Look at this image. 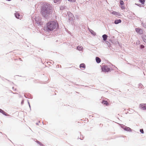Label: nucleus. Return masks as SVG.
Masks as SVG:
<instances>
[{"instance_id":"f257e3e1","label":"nucleus","mask_w":146,"mask_h":146,"mask_svg":"<svg viewBox=\"0 0 146 146\" xmlns=\"http://www.w3.org/2000/svg\"><path fill=\"white\" fill-rule=\"evenodd\" d=\"M52 7L50 4L45 3L41 7V13L42 17L45 18L47 19L52 14Z\"/></svg>"},{"instance_id":"f03ea898","label":"nucleus","mask_w":146,"mask_h":146,"mask_svg":"<svg viewBox=\"0 0 146 146\" xmlns=\"http://www.w3.org/2000/svg\"><path fill=\"white\" fill-rule=\"evenodd\" d=\"M46 27H59L58 24L56 20L49 21L46 24Z\"/></svg>"},{"instance_id":"7ed1b4c3","label":"nucleus","mask_w":146,"mask_h":146,"mask_svg":"<svg viewBox=\"0 0 146 146\" xmlns=\"http://www.w3.org/2000/svg\"><path fill=\"white\" fill-rule=\"evenodd\" d=\"M41 18L39 17H36L35 18V24L36 26H38L43 27V25L44 24V22L41 21Z\"/></svg>"},{"instance_id":"20e7f679","label":"nucleus","mask_w":146,"mask_h":146,"mask_svg":"<svg viewBox=\"0 0 146 146\" xmlns=\"http://www.w3.org/2000/svg\"><path fill=\"white\" fill-rule=\"evenodd\" d=\"M67 14L69 17V20L70 21H72L75 19L73 14L70 12H67Z\"/></svg>"},{"instance_id":"39448f33","label":"nucleus","mask_w":146,"mask_h":146,"mask_svg":"<svg viewBox=\"0 0 146 146\" xmlns=\"http://www.w3.org/2000/svg\"><path fill=\"white\" fill-rule=\"evenodd\" d=\"M110 69L106 65H104L102 68V71L106 72L110 71Z\"/></svg>"},{"instance_id":"423d86ee","label":"nucleus","mask_w":146,"mask_h":146,"mask_svg":"<svg viewBox=\"0 0 146 146\" xmlns=\"http://www.w3.org/2000/svg\"><path fill=\"white\" fill-rule=\"evenodd\" d=\"M136 31L137 33L140 34H142L144 33L143 30L140 28H137L136 29Z\"/></svg>"},{"instance_id":"0eeeda50","label":"nucleus","mask_w":146,"mask_h":146,"mask_svg":"<svg viewBox=\"0 0 146 146\" xmlns=\"http://www.w3.org/2000/svg\"><path fill=\"white\" fill-rule=\"evenodd\" d=\"M15 16V17L17 19H21L22 17V15H20L19 13L18 12H16L15 13H14Z\"/></svg>"},{"instance_id":"6e6552de","label":"nucleus","mask_w":146,"mask_h":146,"mask_svg":"<svg viewBox=\"0 0 146 146\" xmlns=\"http://www.w3.org/2000/svg\"><path fill=\"white\" fill-rule=\"evenodd\" d=\"M111 13L115 15L116 17H119L121 15V14L119 12L114 11H113Z\"/></svg>"},{"instance_id":"1a4fd4ad","label":"nucleus","mask_w":146,"mask_h":146,"mask_svg":"<svg viewBox=\"0 0 146 146\" xmlns=\"http://www.w3.org/2000/svg\"><path fill=\"white\" fill-rule=\"evenodd\" d=\"M139 106L140 108L143 110L146 109V104H141Z\"/></svg>"},{"instance_id":"9d476101","label":"nucleus","mask_w":146,"mask_h":146,"mask_svg":"<svg viewBox=\"0 0 146 146\" xmlns=\"http://www.w3.org/2000/svg\"><path fill=\"white\" fill-rule=\"evenodd\" d=\"M0 112L5 115H9L7 113L5 112L3 110L1 109H0Z\"/></svg>"},{"instance_id":"9b49d317","label":"nucleus","mask_w":146,"mask_h":146,"mask_svg":"<svg viewBox=\"0 0 146 146\" xmlns=\"http://www.w3.org/2000/svg\"><path fill=\"white\" fill-rule=\"evenodd\" d=\"M123 129L125 130H126L127 131H131V129L129 127H125L123 128Z\"/></svg>"},{"instance_id":"f8f14e48","label":"nucleus","mask_w":146,"mask_h":146,"mask_svg":"<svg viewBox=\"0 0 146 146\" xmlns=\"http://www.w3.org/2000/svg\"><path fill=\"white\" fill-rule=\"evenodd\" d=\"M45 29H44V30H45L46 31H51L53 30V28H45Z\"/></svg>"},{"instance_id":"ddd939ff","label":"nucleus","mask_w":146,"mask_h":146,"mask_svg":"<svg viewBox=\"0 0 146 146\" xmlns=\"http://www.w3.org/2000/svg\"><path fill=\"white\" fill-rule=\"evenodd\" d=\"M96 60L97 63H98L100 62L101 61V59L98 57H96Z\"/></svg>"},{"instance_id":"4468645a","label":"nucleus","mask_w":146,"mask_h":146,"mask_svg":"<svg viewBox=\"0 0 146 146\" xmlns=\"http://www.w3.org/2000/svg\"><path fill=\"white\" fill-rule=\"evenodd\" d=\"M66 6H61L60 7V10H63L66 9Z\"/></svg>"},{"instance_id":"2eb2a0df","label":"nucleus","mask_w":146,"mask_h":146,"mask_svg":"<svg viewBox=\"0 0 146 146\" xmlns=\"http://www.w3.org/2000/svg\"><path fill=\"white\" fill-rule=\"evenodd\" d=\"M80 68H82L84 69H85L86 68L85 64L84 63H82L80 65Z\"/></svg>"},{"instance_id":"dca6fc26","label":"nucleus","mask_w":146,"mask_h":146,"mask_svg":"<svg viewBox=\"0 0 146 146\" xmlns=\"http://www.w3.org/2000/svg\"><path fill=\"white\" fill-rule=\"evenodd\" d=\"M103 40H106L108 38V36L106 35H104L102 36Z\"/></svg>"},{"instance_id":"f3484780","label":"nucleus","mask_w":146,"mask_h":146,"mask_svg":"<svg viewBox=\"0 0 146 146\" xmlns=\"http://www.w3.org/2000/svg\"><path fill=\"white\" fill-rule=\"evenodd\" d=\"M102 103L106 105V106L108 105V103L106 101L103 100L102 102Z\"/></svg>"},{"instance_id":"a211bd4d","label":"nucleus","mask_w":146,"mask_h":146,"mask_svg":"<svg viewBox=\"0 0 146 146\" xmlns=\"http://www.w3.org/2000/svg\"><path fill=\"white\" fill-rule=\"evenodd\" d=\"M142 39L143 41L146 43V35H143L142 37Z\"/></svg>"},{"instance_id":"6ab92c4d","label":"nucleus","mask_w":146,"mask_h":146,"mask_svg":"<svg viewBox=\"0 0 146 146\" xmlns=\"http://www.w3.org/2000/svg\"><path fill=\"white\" fill-rule=\"evenodd\" d=\"M139 1L142 5H144L145 4V0H139Z\"/></svg>"},{"instance_id":"aec40b11","label":"nucleus","mask_w":146,"mask_h":146,"mask_svg":"<svg viewBox=\"0 0 146 146\" xmlns=\"http://www.w3.org/2000/svg\"><path fill=\"white\" fill-rule=\"evenodd\" d=\"M82 47L80 46H78L77 47V48L79 50H81L82 49Z\"/></svg>"},{"instance_id":"412c9836","label":"nucleus","mask_w":146,"mask_h":146,"mask_svg":"<svg viewBox=\"0 0 146 146\" xmlns=\"http://www.w3.org/2000/svg\"><path fill=\"white\" fill-rule=\"evenodd\" d=\"M114 23L115 24H117L119 23L118 19H115L114 21Z\"/></svg>"},{"instance_id":"4be33fe9","label":"nucleus","mask_w":146,"mask_h":146,"mask_svg":"<svg viewBox=\"0 0 146 146\" xmlns=\"http://www.w3.org/2000/svg\"><path fill=\"white\" fill-rule=\"evenodd\" d=\"M119 4L120 5H124V2L122 0H120Z\"/></svg>"},{"instance_id":"5701e85b","label":"nucleus","mask_w":146,"mask_h":146,"mask_svg":"<svg viewBox=\"0 0 146 146\" xmlns=\"http://www.w3.org/2000/svg\"><path fill=\"white\" fill-rule=\"evenodd\" d=\"M120 7L122 10L125 9L124 5H120Z\"/></svg>"},{"instance_id":"b1692460","label":"nucleus","mask_w":146,"mask_h":146,"mask_svg":"<svg viewBox=\"0 0 146 146\" xmlns=\"http://www.w3.org/2000/svg\"><path fill=\"white\" fill-rule=\"evenodd\" d=\"M90 31L92 34L94 35H96V33L94 32L93 31L91 30H89Z\"/></svg>"},{"instance_id":"393cba45","label":"nucleus","mask_w":146,"mask_h":146,"mask_svg":"<svg viewBox=\"0 0 146 146\" xmlns=\"http://www.w3.org/2000/svg\"><path fill=\"white\" fill-rule=\"evenodd\" d=\"M75 18H76L77 19H79V16L78 15H76L74 16Z\"/></svg>"},{"instance_id":"a878e982","label":"nucleus","mask_w":146,"mask_h":146,"mask_svg":"<svg viewBox=\"0 0 146 146\" xmlns=\"http://www.w3.org/2000/svg\"><path fill=\"white\" fill-rule=\"evenodd\" d=\"M60 1V0H54V3H56L57 2H59Z\"/></svg>"},{"instance_id":"bb28decb","label":"nucleus","mask_w":146,"mask_h":146,"mask_svg":"<svg viewBox=\"0 0 146 146\" xmlns=\"http://www.w3.org/2000/svg\"><path fill=\"white\" fill-rule=\"evenodd\" d=\"M68 1L71 2H75L76 1V0H68Z\"/></svg>"},{"instance_id":"cd10ccee","label":"nucleus","mask_w":146,"mask_h":146,"mask_svg":"<svg viewBox=\"0 0 146 146\" xmlns=\"http://www.w3.org/2000/svg\"><path fill=\"white\" fill-rule=\"evenodd\" d=\"M140 48H144V46L143 45H141L140 46Z\"/></svg>"},{"instance_id":"c85d7f7f","label":"nucleus","mask_w":146,"mask_h":146,"mask_svg":"<svg viewBox=\"0 0 146 146\" xmlns=\"http://www.w3.org/2000/svg\"><path fill=\"white\" fill-rule=\"evenodd\" d=\"M140 131L141 133H144V131L143 129H140Z\"/></svg>"},{"instance_id":"c756f323","label":"nucleus","mask_w":146,"mask_h":146,"mask_svg":"<svg viewBox=\"0 0 146 146\" xmlns=\"http://www.w3.org/2000/svg\"><path fill=\"white\" fill-rule=\"evenodd\" d=\"M135 5H137L139 7H140V6H141V5H140L139 4L137 3H135Z\"/></svg>"},{"instance_id":"7c9ffc66","label":"nucleus","mask_w":146,"mask_h":146,"mask_svg":"<svg viewBox=\"0 0 146 146\" xmlns=\"http://www.w3.org/2000/svg\"><path fill=\"white\" fill-rule=\"evenodd\" d=\"M119 23H121V19H119Z\"/></svg>"},{"instance_id":"2f4dec72","label":"nucleus","mask_w":146,"mask_h":146,"mask_svg":"<svg viewBox=\"0 0 146 146\" xmlns=\"http://www.w3.org/2000/svg\"><path fill=\"white\" fill-rule=\"evenodd\" d=\"M142 24L143 25V27H145L146 26V25H145H145H144V24H143V23H142Z\"/></svg>"},{"instance_id":"473e14b6","label":"nucleus","mask_w":146,"mask_h":146,"mask_svg":"<svg viewBox=\"0 0 146 146\" xmlns=\"http://www.w3.org/2000/svg\"><path fill=\"white\" fill-rule=\"evenodd\" d=\"M37 143H38L39 144H40V142L39 141H37Z\"/></svg>"},{"instance_id":"72a5a7b5","label":"nucleus","mask_w":146,"mask_h":146,"mask_svg":"<svg viewBox=\"0 0 146 146\" xmlns=\"http://www.w3.org/2000/svg\"><path fill=\"white\" fill-rule=\"evenodd\" d=\"M135 15V14L134 13H132V16H133V15Z\"/></svg>"},{"instance_id":"f704fd0d","label":"nucleus","mask_w":146,"mask_h":146,"mask_svg":"<svg viewBox=\"0 0 146 146\" xmlns=\"http://www.w3.org/2000/svg\"><path fill=\"white\" fill-rule=\"evenodd\" d=\"M7 1H11V0H7Z\"/></svg>"}]
</instances>
